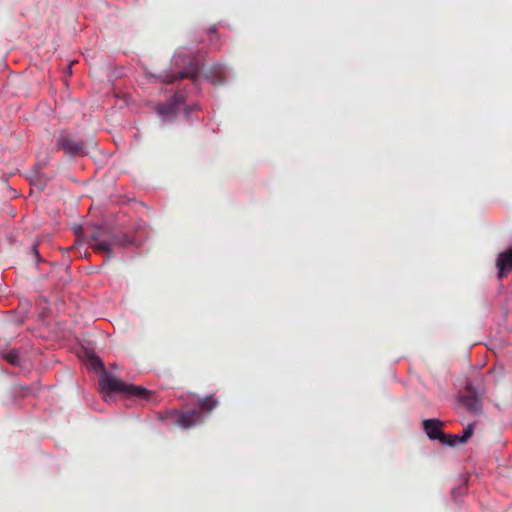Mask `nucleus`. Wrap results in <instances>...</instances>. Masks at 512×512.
Returning a JSON list of instances; mask_svg holds the SVG:
<instances>
[{
    "label": "nucleus",
    "instance_id": "1",
    "mask_svg": "<svg viewBox=\"0 0 512 512\" xmlns=\"http://www.w3.org/2000/svg\"><path fill=\"white\" fill-rule=\"evenodd\" d=\"M90 365L93 367V369L101 371L99 386L104 393H117L123 396H135L139 398H144L146 396V389L132 384H127L121 379L109 374L105 370L104 364L99 357L92 356L90 358Z\"/></svg>",
    "mask_w": 512,
    "mask_h": 512
},
{
    "label": "nucleus",
    "instance_id": "2",
    "mask_svg": "<svg viewBox=\"0 0 512 512\" xmlns=\"http://www.w3.org/2000/svg\"><path fill=\"white\" fill-rule=\"evenodd\" d=\"M90 247L98 253L106 254V259L112 257L114 247H127L134 244V239L126 233L118 234L105 228H96L90 235Z\"/></svg>",
    "mask_w": 512,
    "mask_h": 512
},
{
    "label": "nucleus",
    "instance_id": "3",
    "mask_svg": "<svg viewBox=\"0 0 512 512\" xmlns=\"http://www.w3.org/2000/svg\"><path fill=\"white\" fill-rule=\"evenodd\" d=\"M200 411L195 409L187 410L179 414L176 423L183 429H189L204 421L202 413H210L218 406V399L209 395L198 399Z\"/></svg>",
    "mask_w": 512,
    "mask_h": 512
},
{
    "label": "nucleus",
    "instance_id": "4",
    "mask_svg": "<svg viewBox=\"0 0 512 512\" xmlns=\"http://www.w3.org/2000/svg\"><path fill=\"white\" fill-rule=\"evenodd\" d=\"M57 150H63L69 156H79L84 153L85 145L71 135L61 134L56 143Z\"/></svg>",
    "mask_w": 512,
    "mask_h": 512
},
{
    "label": "nucleus",
    "instance_id": "5",
    "mask_svg": "<svg viewBox=\"0 0 512 512\" xmlns=\"http://www.w3.org/2000/svg\"><path fill=\"white\" fill-rule=\"evenodd\" d=\"M422 425L429 439L441 441L444 436V433L441 430L443 425L442 421L439 419H426L422 422Z\"/></svg>",
    "mask_w": 512,
    "mask_h": 512
},
{
    "label": "nucleus",
    "instance_id": "6",
    "mask_svg": "<svg viewBox=\"0 0 512 512\" xmlns=\"http://www.w3.org/2000/svg\"><path fill=\"white\" fill-rule=\"evenodd\" d=\"M496 264L499 269L498 278L502 279L508 272L512 271V249L501 253Z\"/></svg>",
    "mask_w": 512,
    "mask_h": 512
},
{
    "label": "nucleus",
    "instance_id": "7",
    "mask_svg": "<svg viewBox=\"0 0 512 512\" xmlns=\"http://www.w3.org/2000/svg\"><path fill=\"white\" fill-rule=\"evenodd\" d=\"M183 101L184 98L181 95L176 94L172 97L169 103L160 105L158 107V113L165 118L172 117L176 114L178 105Z\"/></svg>",
    "mask_w": 512,
    "mask_h": 512
},
{
    "label": "nucleus",
    "instance_id": "8",
    "mask_svg": "<svg viewBox=\"0 0 512 512\" xmlns=\"http://www.w3.org/2000/svg\"><path fill=\"white\" fill-rule=\"evenodd\" d=\"M460 402L468 410L474 413L480 412L482 408L481 400L477 396L472 394L462 396Z\"/></svg>",
    "mask_w": 512,
    "mask_h": 512
},
{
    "label": "nucleus",
    "instance_id": "9",
    "mask_svg": "<svg viewBox=\"0 0 512 512\" xmlns=\"http://www.w3.org/2000/svg\"><path fill=\"white\" fill-rule=\"evenodd\" d=\"M198 74H199L198 68L197 67H192L191 69H189L187 71H182V72L177 73L176 75H173L171 77H167L164 80V82L166 84H170V83L175 82L178 79H183V78H189V79H192L193 81H195L197 76H198Z\"/></svg>",
    "mask_w": 512,
    "mask_h": 512
},
{
    "label": "nucleus",
    "instance_id": "10",
    "mask_svg": "<svg viewBox=\"0 0 512 512\" xmlns=\"http://www.w3.org/2000/svg\"><path fill=\"white\" fill-rule=\"evenodd\" d=\"M460 435H453V434H444V436L441 439V443L448 446H455L459 442Z\"/></svg>",
    "mask_w": 512,
    "mask_h": 512
},
{
    "label": "nucleus",
    "instance_id": "11",
    "mask_svg": "<svg viewBox=\"0 0 512 512\" xmlns=\"http://www.w3.org/2000/svg\"><path fill=\"white\" fill-rule=\"evenodd\" d=\"M4 359L8 363H10V364H12L14 366L20 365V357H19L18 352H16V351H10V352L6 353L4 355Z\"/></svg>",
    "mask_w": 512,
    "mask_h": 512
},
{
    "label": "nucleus",
    "instance_id": "12",
    "mask_svg": "<svg viewBox=\"0 0 512 512\" xmlns=\"http://www.w3.org/2000/svg\"><path fill=\"white\" fill-rule=\"evenodd\" d=\"M473 434V425L470 424L467 428H465L463 435L459 438L460 443H465Z\"/></svg>",
    "mask_w": 512,
    "mask_h": 512
},
{
    "label": "nucleus",
    "instance_id": "13",
    "mask_svg": "<svg viewBox=\"0 0 512 512\" xmlns=\"http://www.w3.org/2000/svg\"><path fill=\"white\" fill-rule=\"evenodd\" d=\"M32 252H33V254H34V255H35V257H36V260H37V261H40V255H39V252H38V250H37L36 246H33V247H32Z\"/></svg>",
    "mask_w": 512,
    "mask_h": 512
}]
</instances>
